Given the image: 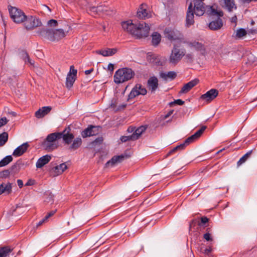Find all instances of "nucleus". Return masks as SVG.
I'll return each mask as SVG.
<instances>
[{"label":"nucleus","mask_w":257,"mask_h":257,"mask_svg":"<svg viewBox=\"0 0 257 257\" xmlns=\"http://www.w3.org/2000/svg\"><path fill=\"white\" fill-rule=\"evenodd\" d=\"M59 135V139H62L63 143L65 145H69L68 150L70 151H74L78 149L82 145V139L77 137L74 138V135L71 132L70 126H68L61 132H58Z\"/></svg>","instance_id":"nucleus-1"},{"label":"nucleus","mask_w":257,"mask_h":257,"mask_svg":"<svg viewBox=\"0 0 257 257\" xmlns=\"http://www.w3.org/2000/svg\"><path fill=\"white\" fill-rule=\"evenodd\" d=\"M11 176H12L11 174L9 169L0 172V178L6 179Z\"/></svg>","instance_id":"nucleus-45"},{"label":"nucleus","mask_w":257,"mask_h":257,"mask_svg":"<svg viewBox=\"0 0 257 257\" xmlns=\"http://www.w3.org/2000/svg\"><path fill=\"white\" fill-rule=\"evenodd\" d=\"M120 141L122 142H126L128 141H135L136 139L134 137V136L132 134L131 135L128 136H121L120 139Z\"/></svg>","instance_id":"nucleus-48"},{"label":"nucleus","mask_w":257,"mask_h":257,"mask_svg":"<svg viewBox=\"0 0 257 257\" xmlns=\"http://www.w3.org/2000/svg\"><path fill=\"white\" fill-rule=\"evenodd\" d=\"M77 77L71 76L70 74H67L66 77L65 85L67 88L70 89L76 79Z\"/></svg>","instance_id":"nucleus-38"},{"label":"nucleus","mask_w":257,"mask_h":257,"mask_svg":"<svg viewBox=\"0 0 257 257\" xmlns=\"http://www.w3.org/2000/svg\"><path fill=\"white\" fill-rule=\"evenodd\" d=\"M116 104H117V99L116 98H112L111 101V103L110 104V106L111 108H115V107L116 106Z\"/></svg>","instance_id":"nucleus-59"},{"label":"nucleus","mask_w":257,"mask_h":257,"mask_svg":"<svg viewBox=\"0 0 257 257\" xmlns=\"http://www.w3.org/2000/svg\"><path fill=\"white\" fill-rule=\"evenodd\" d=\"M8 10L11 18L15 23L20 24L24 22L26 16L21 10L11 6L8 7Z\"/></svg>","instance_id":"nucleus-5"},{"label":"nucleus","mask_w":257,"mask_h":257,"mask_svg":"<svg viewBox=\"0 0 257 257\" xmlns=\"http://www.w3.org/2000/svg\"><path fill=\"white\" fill-rule=\"evenodd\" d=\"M25 27L27 30L33 29L37 27H40L42 25V23L39 18L36 17L30 16L27 17L25 20Z\"/></svg>","instance_id":"nucleus-8"},{"label":"nucleus","mask_w":257,"mask_h":257,"mask_svg":"<svg viewBox=\"0 0 257 257\" xmlns=\"http://www.w3.org/2000/svg\"><path fill=\"white\" fill-rule=\"evenodd\" d=\"M192 11L196 16H202L207 10V8L202 0H192Z\"/></svg>","instance_id":"nucleus-7"},{"label":"nucleus","mask_w":257,"mask_h":257,"mask_svg":"<svg viewBox=\"0 0 257 257\" xmlns=\"http://www.w3.org/2000/svg\"><path fill=\"white\" fill-rule=\"evenodd\" d=\"M207 9V13L208 15L214 16L217 15L218 11L213 9L212 7L209 6H206Z\"/></svg>","instance_id":"nucleus-47"},{"label":"nucleus","mask_w":257,"mask_h":257,"mask_svg":"<svg viewBox=\"0 0 257 257\" xmlns=\"http://www.w3.org/2000/svg\"><path fill=\"white\" fill-rule=\"evenodd\" d=\"M42 112L43 113L44 116L47 114L51 110L52 108L50 106H44L41 108Z\"/></svg>","instance_id":"nucleus-51"},{"label":"nucleus","mask_w":257,"mask_h":257,"mask_svg":"<svg viewBox=\"0 0 257 257\" xmlns=\"http://www.w3.org/2000/svg\"><path fill=\"white\" fill-rule=\"evenodd\" d=\"M224 6L229 12H231L233 8L236 9L234 0H224Z\"/></svg>","instance_id":"nucleus-40"},{"label":"nucleus","mask_w":257,"mask_h":257,"mask_svg":"<svg viewBox=\"0 0 257 257\" xmlns=\"http://www.w3.org/2000/svg\"><path fill=\"white\" fill-rule=\"evenodd\" d=\"M135 72L128 67H124L117 70L114 75V81L120 84L127 81L134 77Z\"/></svg>","instance_id":"nucleus-2"},{"label":"nucleus","mask_w":257,"mask_h":257,"mask_svg":"<svg viewBox=\"0 0 257 257\" xmlns=\"http://www.w3.org/2000/svg\"><path fill=\"white\" fill-rule=\"evenodd\" d=\"M128 157V156L126 154L114 156L110 160L106 162L105 166L106 167H108L109 166H113L117 163L121 162L125 158H127Z\"/></svg>","instance_id":"nucleus-17"},{"label":"nucleus","mask_w":257,"mask_h":257,"mask_svg":"<svg viewBox=\"0 0 257 257\" xmlns=\"http://www.w3.org/2000/svg\"><path fill=\"white\" fill-rule=\"evenodd\" d=\"M12 251L13 248L9 246L0 247V257H7Z\"/></svg>","instance_id":"nucleus-35"},{"label":"nucleus","mask_w":257,"mask_h":257,"mask_svg":"<svg viewBox=\"0 0 257 257\" xmlns=\"http://www.w3.org/2000/svg\"><path fill=\"white\" fill-rule=\"evenodd\" d=\"M147 93L146 89L142 84H137L128 94V99H133L139 95H145Z\"/></svg>","instance_id":"nucleus-10"},{"label":"nucleus","mask_w":257,"mask_h":257,"mask_svg":"<svg viewBox=\"0 0 257 257\" xmlns=\"http://www.w3.org/2000/svg\"><path fill=\"white\" fill-rule=\"evenodd\" d=\"M160 75V77L165 80H167L168 79L170 80H173L176 77L177 74L174 71H169L167 73L161 72Z\"/></svg>","instance_id":"nucleus-32"},{"label":"nucleus","mask_w":257,"mask_h":257,"mask_svg":"<svg viewBox=\"0 0 257 257\" xmlns=\"http://www.w3.org/2000/svg\"><path fill=\"white\" fill-rule=\"evenodd\" d=\"M53 198H54V195L52 194V193H50L49 194L45 201H46L47 202H53V200H54Z\"/></svg>","instance_id":"nucleus-60"},{"label":"nucleus","mask_w":257,"mask_h":257,"mask_svg":"<svg viewBox=\"0 0 257 257\" xmlns=\"http://www.w3.org/2000/svg\"><path fill=\"white\" fill-rule=\"evenodd\" d=\"M188 144L185 143V140L184 141L183 143L180 144L179 145L176 146V147L174 148L173 149L170 150L168 154H167V156H170L175 152H176L177 150H184L187 146H188Z\"/></svg>","instance_id":"nucleus-41"},{"label":"nucleus","mask_w":257,"mask_h":257,"mask_svg":"<svg viewBox=\"0 0 257 257\" xmlns=\"http://www.w3.org/2000/svg\"><path fill=\"white\" fill-rule=\"evenodd\" d=\"M47 24L51 27H56L58 25V22L55 20L51 19L48 21Z\"/></svg>","instance_id":"nucleus-54"},{"label":"nucleus","mask_w":257,"mask_h":257,"mask_svg":"<svg viewBox=\"0 0 257 257\" xmlns=\"http://www.w3.org/2000/svg\"><path fill=\"white\" fill-rule=\"evenodd\" d=\"M252 153V150H250L244 154L237 162V165L239 166L243 163H245L250 158Z\"/></svg>","instance_id":"nucleus-42"},{"label":"nucleus","mask_w":257,"mask_h":257,"mask_svg":"<svg viewBox=\"0 0 257 257\" xmlns=\"http://www.w3.org/2000/svg\"><path fill=\"white\" fill-rule=\"evenodd\" d=\"M165 37L171 42L177 41L186 43L183 34L175 28L167 27L164 31Z\"/></svg>","instance_id":"nucleus-4"},{"label":"nucleus","mask_w":257,"mask_h":257,"mask_svg":"<svg viewBox=\"0 0 257 257\" xmlns=\"http://www.w3.org/2000/svg\"><path fill=\"white\" fill-rule=\"evenodd\" d=\"M206 126H202L198 131H197L194 134L190 136L185 140V143L189 145L190 143L194 142L198 139L203 134L204 131L206 130Z\"/></svg>","instance_id":"nucleus-18"},{"label":"nucleus","mask_w":257,"mask_h":257,"mask_svg":"<svg viewBox=\"0 0 257 257\" xmlns=\"http://www.w3.org/2000/svg\"><path fill=\"white\" fill-rule=\"evenodd\" d=\"M145 6L146 5L142 4L138 10L137 16L140 19H145L151 17V15L147 13Z\"/></svg>","instance_id":"nucleus-27"},{"label":"nucleus","mask_w":257,"mask_h":257,"mask_svg":"<svg viewBox=\"0 0 257 257\" xmlns=\"http://www.w3.org/2000/svg\"><path fill=\"white\" fill-rule=\"evenodd\" d=\"M184 104V101L180 99L175 100L174 101L171 102L169 105L172 106L173 104H178L182 105Z\"/></svg>","instance_id":"nucleus-53"},{"label":"nucleus","mask_w":257,"mask_h":257,"mask_svg":"<svg viewBox=\"0 0 257 257\" xmlns=\"http://www.w3.org/2000/svg\"><path fill=\"white\" fill-rule=\"evenodd\" d=\"M21 58L27 63V60L30 58L28 53L24 50H23L20 53Z\"/></svg>","instance_id":"nucleus-49"},{"label":"nucleus","mask_w":257,"mask_h":257,"mask_svg":"<svg viewBox=\"0 0 257 257\" xmlns=\"http://www.w3.org/2000/svg\"><path fill=\"white\" fill-rule=\"evenodd\" d=\"M185 56L187 62H192L193 59V56L192 54L190 53L187 54H185Z\"/></svg>","instance_id":"nucleus-56"},{"label":"nucleus","mask_w":257,"mask_h":257,"mask_svg":"<svg viewBox=\"0 0 257 257\" xmlns=\"http://www.w3.org/2000/svg\"><path fill=\"white\" fill-rule=\"evenodd\" d=\"M173 111H174L173 110H171L169 111L166 114H165L164 116L163 119H167L168 117H169L170 115H171L173 114Z\"/></svg>","instance_id":"nucleus-62"},{"label":"nucleus","mask_w":257,"mask_h":257,"mask_svg":"<svg viewBox=\"0 0 257 257\" xmlns=\"http://www.w3.org/2000/svg\"><path fill=\"white\" fill-rule=\"evenodd\" d=\"M29 146L30 145L28 142L23 143L14 151L13 155L15 157L21 156L27 151Z\"/></svg>","instance_id":"nucleus-22"},{"label":"nucleus","mask_w":257,"mask_h":257,"mask_svg":"<svg viewBox=\"0 0 257 257\" xmlns=\"http://www.w3.org/2000/svg\"><path fill=\"white\" fill-rule=\"evenodd\" d=\"M218 91L215 89H211L201 96V98L206 101H211L218 95Z\"/></svg>","instance_id":"nucleus-25"},{"label":"nucleus","mask_w":257,"mask_h":257,"mask_svg":"<svg viewBox=\"0 0 257 257\" xmlns=\"http://www.w3.org/2000/svg\"><path fill=\"white\" fill-rule=\"evenodd\" d=\"M138 25L135 24L132 22V20L122 22L121 26L124 31L128 33L136 36V32Z\"/></svg>","instance_id":"nucleus-12"},{"label":"nucleus","mask_w":257,"mask_h":257,"mask_svg":"<svg viewBox=\"0 0 257 257\" xmlns=\"http://www.w3.org/2000/svg\"><path fill=\"white\" fill-rule=\"evenodd\" d=\"M77 70L74 68L73 65L70 66V71L68 74H70L71 76L76 77Z\"/></svg>","instance_id":"nucleus-52"},{"label":"nucleus","mask_w":257,"mask_h":257,"mask_svg":"<svg viewBox=\"0 0 257 257\" xmlns=\"http://www.w3.org/2000/svg\"><path fill=\"white\" fill-rule=\"evenodd\" d=\"M185 53L186 51L184 49H180L178 45H174L169 59V62L174 65L176 64L185 56Z\"/></svg>","instance_id":"nucleus-6"},{"label":"nucleus","mask_w":257,"mask_h":257,"mask_svg":"<svg viewBox=\"0 0 257 257\" xmlns=\"http://www.w3.org/2000/svg\"><path fill=\"white\" fill-rule=\"evenodd\" d=\"M135 128H136V127H135V126H130L127 128V131L130 133H133L135 131Z\"/></svg>","instance_id":"nucleus-63"},{"label":"nucleus","mask_w":257,"mask_h":257,"mask_svg":"<svg viewBox=\"0 0 257 257\" xmlns=\"http://www.w3.org/2000/svg\"><path fill=\"white\" fill-rule=\"evenodd\" d=\"M152 43L153 46H158L161 40V36L158 32H154L152 35Z\"/></svg>","instance_id":"nucleus-37"},{"label":"nucleus","mask_w":257,"mask_h":257,"mask_svg":"<svg viewBox=\"0 0 257 257\" xmlns=\"http://www.w3.org/2000/svg\"><path fill=\"white\" fill-rule=\"evenodd\" d=\"M66 34L63 29H58L54 30V41H58L65 36Z\"/></svg>","instance_id":"nucleus-33"},{"label":"nucleus","mask_w":257,"mask_h":257,"mask_svg":"<svg viewBox=\"0 0 257 257\" xmlns=\"http://www.w3.org/2000/svg\"><path fill=\"white\" fill-rule=\"evenodd\" d=\"M51 158V156L49 155H46L40 157L36 162V167L37 168H42L50 161Z\"/></svg>","instance_id":"nucleus-28"},{"label":"nucleus","mask_w":257,"mask_h":257,"mask_svg":"<svg viewBox=\"0 0 257 257\" xmlns=\"http://www.w3.org/2000/svg\"><path fill=\"white\" fill-rule=\"evenodd\" d=\"M21 161L18 160L9 169L12 177H14L19 172L21 169Z\"/></svg>","instance_id":"nucleus-30"},{"label":"nucleus","mask_w":257,"mask_h":257,"mask_svg":"<svg viewBox=\"0 0 257 257\" xmlns=\"http://www.w3.org/2000/svg\"><path fill=\"white\" fill-rule=\"evenodd\" d=\"M194 14L193 11H192V3H190L186 13L185 27L189 28L190 26L194 24Z\"/></svg>","instance_id":"nucleus-13"},{"label":"nucleus","mask_w":257,"mask_h":257,"mask_svg":"<svg viewBox=\"0 0 257 257\" xmlns=\"http://www.w3.org/2000/svg\"><path fill=\"white\" fill-rule=\"evenodd\" d=\"M9 135L7 132H3L0 134V147L4 146L8 142Z\"/></svg>","instance_id":"nucleus-44"},{"label":"nucleus","mask_w":257,"mask_h":257,"mask_svg":"<svg viewBox=\"0 0 257 257\" xmlns=\"http://www.w3.org/2000/svg\"><path fill=\"white\" fill-rule=\"evenodd\" d=\"M37 33L42 38L53 42L54 29L42 28L38 30Z\"/></svg>","instance_id":"nucleus-14"},{"label":"nucleus","mask_w":257,"mask_h":257,"mask_svg":"<svg viewBox=\"0 0 257 257\" xmlns=\"http://www.w3.org/2000/svg\"><path fill=\"white\" fill-rule=\"evenodd\" d=\"M13 157L11 155L7 156L0 161V167L7 166L13 161Z\"/></svg>","instance_id":"nucleus-43"},{"label":"nucleus","mask_w":257,"mask_h":257,"mask_svg":"<svg viewBox=\"0 0 257 257\" xmlns=\"http://www.w3.org/2000/svg\"><path fill=\"white\" fill-rule=\"evenodd\" d=\"M12 191V184L8 182L7 184L4 183L0 185V195L3 193H6V194H10Z\"/></svg>","instance_id":"nucleus-29"},{"label":"nucleus","mask_w":257,"mask_h":257,"mask_svg":"<svg viewBox=\"0 0 257 257\" xmlns=\"http://www.w3.org/2000/svg\"><path fill=\"white\" fill-rule=\"evenodd\" d=\"M209 221V219L206 216H203L200 218V221L198 222V225L199 226H204L206 223Z\"/></svg>","instance_id":"nucleus-50"},{"label":"nucleus","mask_w":257,"mask_h":257,"mask_svg":"<svg viewBox=\"0 0 257 257\" xmlns=\"http://www.w3.org/2000/svg\"><path fill=\"white\" fill-rule=\"evenodd\" d=\"M147 128V125H142L137 128H135V131L132 134L136 140H138L141 135L145 132Z\"/></svg>","instance_id":"nucleus-34"},{"label":"nucleus","mask_w":257,"mask_h":257,"mask_svg":"<svg viewBox=\"0 0 257 257\" xmlns=\"http://www.w3.org/2000/svg\"><path fill=\"white\" fill-rule=\"evenodd\" d=\"M8 121H9V120L6 117H2L0 119V127L6 125L8 123Z\"/></svg>","instance_id":"nucleus-55"},{"label":"nucleus","mask_w":257,"mask_h":257,"mask_svg":"<svg viewBox=\"0 0 257 257\" xmlns=\"http://www.w3.org/2000/svg\"><path fill=\"white\" fill-rule=\"evenodd\" d=\"M206 126H202L198 131H197L194 134L190 136L185 140V143L189 145L190 143L194 142L198 139L203 134L204 131L206 130Z\"/></svg>","instance_id":"nucleus-19"},{"label":"nucleus","mask_w":257,"mask_h":257,"mask_svg":"<svg viewBox=\"0 0 257 257\" xmlns=\"http://www.w3.org/2000/svg\"><path fill=\"white\" fill-rule=\"evenodd\" d=\"M199 221H197L196 219H192L190 222H189V230H190L191 228L194 227L197 224H198V222Z\"/></svg>","instance_id":"nucleus-57"},{"label":"nucleus","mask_w":257,"mask_h":257,"mask_svg":"<svg viewBox=\"0 0 257 257\" xmlns=\"http://www.w3.org/2000/svg\"><path fill=\"white\" fill-rule=\"evenodd\" d=\"M58 132L49 134L42 142V147L47 152H50L57 149L59 147L58 140H59Z\"/></svg>","instance_id":"nucleus-3"},{"label":"nucleus","mask_w":257,"mask_h":257,"mask_svg":"<svg viewBox=\"0 0 257 257\" xmlns=\"http://www.w3.org/2000/svg\"><path fill=\"white\" fill-rule=\"evenodd\" d=\"M34 184V180L32 179H29L26 183L25 186H32Z\"/></svg>","instance_id":"nucleus-64"},{"label":"nucleus","mask_w":257,"mask_h":257,"mask_svg":"<svg viewBox=\"0 0 257 257\" xmlns=\"http://www.w3.org/2000/svg\"><path fill=\"white\" fill-rule=\"evenodd\" d=\"M103 141V137H98L94 141L90 142L88 145V147L91 149L95 148L96 147L99 146L102 143Z\"/></svg>","instance_id":"nucleus-39"},{"label":"nucleus","mask_w":257,"mask_h":257,"mask_svg":"<svg viewBox=\"0 0 257 257\" xmlns=\"http://www.w3.org/2000/svg\"><path fill=\"white\" fill-rule=\"evenodd\" d=\"M35 116L38 118H42L44 117L43 113L42 112V110L40 108L35 112Z\"/></svg>","instance_id":"nucleus-58"},{"label":"nucleus","mask_w":257,"mask_h":257,"mask_svg":"<svg viewBox=\"0 0 257 257\" xmlns=\"http://www.w3.org/2000/svg\"><path fill=\"white\" fill-rule=\"evenodd\" d=\"M99 127V126L90 125L82 132L81 135L83 138L96 135L98 133Z\"/></svg>","instance_id":"nucleus-16"},{"label":"nucleus","mask_w":257,"mask_h":257,"mask_svg":"<svg viewBox=\"0 0 257 257\" xmlns=\"http://www.w3.org/2000/svg\"><path fill=\"white\" fill-rule=\"evenodd\" d=\"M199 79H194L185 84L180 91V93H186L199 83Z\"/></svg>","instance_id":"nucleus-23"},{"label":"nucleus","mask_w":257,"mask_h":257,"mask_svg":"<svg viewBox=\"0 0 257 257\" xmlns=\"http://www.w3.org/2000/svg\"><path fill=\"white\" fill-rule=\"evenodd\" d=\"M190 48H193L196 51H199L203 55H205L206 53V48L202 43L194 41L192 42L186 41V43Z\"/></svg>","instance_id":"nucleus-15"},{"label":"nucleus","mask_w":257,"mask_h":257,"mask_svg":"<svg viewBox=\"0 0 257 257\" xmlns=\"http://www.w3.org/2000/svg\"><path fill=\"white\" fill-rule=\"evenodd\" d=\"M105 7L102 6L97 7H90L88 9L87 11L88 13H91L93 14H97L100 12L105 11Z\"/></svg>","instance_id":"nucleus-36"},{"label":"nucleus","mask_w":257,"mask_h":257,"mask_svg":"<svg viewBox=\"0 0 257 257\" xmlns=\"http://www.w3.org/2000/svg\"><path fill=\"white\" fill-rule=\"evenodd\" d=\"M206 126H202L198 131H197L194 134L190 136L185 140V143L189 145L190 143L194 142L198 139L203 134L204 131L206 130Z\"/></svg>","instance_id":"nucleus-20"},{"label":"nucleus","mask_w":257,"mask_h":257,"mask_svg":"<svg viewBox=\"0 0 257 257\" xmlns=\"http://www.w3.org/2000/svg\"><path fill=\"white\" fill-rule=\"evenodd\" d=\"M206 126H202L198 131H197L194 134L190 136L185 140V143L189 145L190 143L194 142L198 139L203 134L204 131L206 130Z\"/></svg>","instance_id":"nucleus-21"},{"label":"nucleus","mask_w":257,"mask_h":257,"mask_svg":"<svg viewBox=\"0 0 257 257\" xmlns=\"http://www.w3.org/2000/svg\"><path fill=\"white\" fill-rule=\"evenodd\" d=\"M223 26L222 20L220 18H217L210 22L208 24L209 29L213 31L218 30Z\"/></svg>","instance_id":"nucleus-26"},{"label":"nucleus","mask_w":257,"mask_h":257,"mask_svg":"<svg viewBox=\"0 0 257 257\" xmlns=\"http://www.w3.org/2000/svg\"><path fill=\"white\" fill-rule=\"evenodd\" d=\"M203 238L207 241H212V238L209 232H207L203 235Z\"/></svg>","instance_id":"nucleus-61"},{"label":"nucleus","mask_w":257,"mask_h":257,"mask_svg":"<svg viewBox=\"0 0 257 257\" xmlns=\"http://www.w3.org/2000/svg\"><path fill=\"white\" fill-rule=\"evenodd\" d=\"M147 85L151 92H154L159 86L158 78L156 76L150 77L148 80Z\"/></svg>","instance_id":"nucleus-24"},{"label":"nucleus","mask_w":257,"mask_h":257,"mask_svg":"<svg viewBox=\"0 0 257 257\" xmlns=\"http://www.w3.org/2000/svg\"><path fill=\"white\" fill-rule=\"evenodd\" d=\"M117 52V49L116 48H107L106 50H98L96 51V53L98 54L102 55L103 56L107 57L112 56L115 54Z\"/></svg>","instance_id":"nucleus-31"},{"label":"nucleus","mask_w":257,"mask_h":257,"mask_svg":"<svg viewBox=\"0 0 257 257\" xmlns=\"http://www.w3.org/2000/svg\"><path fill=\"white\" fill-rule=\"evenodd\" d=\"M247 33L245 29L243 28H240L237 30L236 33V37L238 38H241L246 35Z\"/></svg>","instance_id":"nucleus-46"},{"label":"nucleus","mask_w":257,"mask_h":257,"mask_svg":"<svg viewBox=\"0 0 257 257\" xmlns=\"http://www.w3.org/2000/svg\"><path fill=\"white\" fill-rule=\"evenodd\" d=\"M67 169V166L66 163L57 165L49 170L50 176L53 177H56L62 174Z\"/></svg>","instance_id":"nucleus-11"},{"label":"nucleus","mask_w":257,"mask_h":257,"mask_svg":"<svg viewBox=\"0 0 257 257\" xmlns=\"http://www.w3.org/2000/svg\"><path fill=\"white\" fill-rule=\"evenodd\" d=\"M136 37L137 38L147 37L149 36L150 27L146 23H139L137 26Z\"/></svg>","instance_id":"nucleus-9"}]
</instances>
